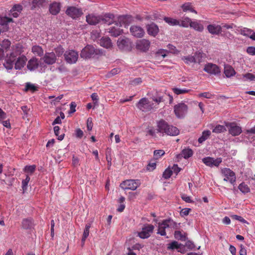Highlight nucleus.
Instances as JSON below:
<instances>
[{"instance_id": "nucleus-56", "label": "nucleus", "mask_w": 255, "mask_h": 255, "mask_svg": "<svg viewBox=\"0 0 255 255\" xmlns=\"http://www.w3.org/2000/svg\"><path fill=\"white\" fill-rule=\"evenodd\" d=\"M231 217L232 218V219L236 220H238V221H239L241 222H242L243 223L249 224L248 222L246 220H245L243 217H242L241 216H238V215H232L231 216Z\"/></svg>"}, {"instance_id": "nucleus-32", "label": "nucleus", "mask_w": 255, "mask_h": 255, "mask_svg": "<svg viewBox=\"0 0 255 255\" xmlns=\"http://www.w3.org/2000/svg\"><path fill=\"white\" fill-rule=\"evenodd\" d=\"M211 135V131L209 130H204L202 132V135L198 138V142L200 143L203 142L207 139Z\"/></svg>"}, {"instance_id": "nucleus-41", "label": "nucleus", "mask_w": 255, "mask_h": 255, "mask_svg": "<svg viewBox=\"0 0 255 255\" xmlns=\"http://www.w3.org/2000/svg\"><path fill=\"white\" fill-rule=\"evenodd\" d=\"M182 246L181 244H179L177 241H173L168 245L167 249L174 250L180 249Z\"/></svg>"}, {"instance_id": "nucleus-52", "label": "nucleus", "mask_w": 255, "mask_h": 255, "mask_svg": "<svg viewBox=\"0 0 255 255\" xmlns=\"http://www.w3.org/2000/svg\"><path fill=\"white\" fill-rule=\"evenodd\" d=\"M165 153V152L163 150L159 149V150H155L154 151L153 155L156 159H158L161 156L163 155Z\"/></svg>"}, {"instance_id": "nucleus-40", "label": "nucleus", "mask_w": 255, "mask_h": 255, "mask_svg": "<svg viewBox=\"0 0 255 255\" xmlns=\"http://www.w3.org/2000/svg\"><path fill=\"white\" fill-rule=\"evenodd\" d=\"M239 189L243 193L246 194L250 192V189L244 182L241 183L238 187Z\"/></svg>"}, {"instance_id": "nucleus-2", "label": "nucleus", "mask_w": 255, "mask_h": 255, "mask_svg": "<svg viewBox=\"0 0 255 255\" xmlns=\"http://www.w3.org/2000/svg\"><path fill=\"white\" fill-rule=\"evenodd\" d=\"M139 180L129 179L123 181L120 184V187L124 190H135L140 185Z\"/></svg>"}, {"instance_id": "nucleus-38", "label": "nucleus", "mask_w": 255, "mask_h": 255, "mask_svg": "<svg viewBox=\"0 0 255 255\" xmlns=\"http://www.w3.org/2000/svg\"><path fill=\"white\" fill-rule=\"evenodd\" d=\"M90 227H91V225L90 224H86V225L85 226V228L84 230L83 237H82V241H81V242H82L83 243V244H85V240L89 235V230H90Z\"/></svg>"}, {"instance_id": "nucleus-60", "label": "nucleus", "mask_w": 255, "mask_h": 255, "mask_svg": "<svg viewBox=\"0 0 255 255\" xmlns=\"http://www.w3.org/2000/svg\"><path fill=\"white\" fill-rule=\"evenodd\" d=\"M87 127L88 130L90 131V130H92V128H93V123H92V118H89L87 119Z\"/></svg>"}, {"instance_id": "nucleus-17", "label": "nucleus", "mask_w": 255, "mask_h": 255, "mask_svg": "<svg viewBox=\"0 0 255 255\" xmlns=\"http://www.w3.org/2000/svg\"><path fill=\"white\" fill-rule=\"evenodd\" d=\"M27 58L25 56L22 55L16 59L14 62V68L16 70L21 69L25 65Z\"/></svg>"}, {"instance_id": "nucleus-45", "label": "nucleus", "mask_w": 255, "mask_h": 255, "mask_svg": "<svg viewBox=\"0 0 255 255\" xmlns=\"http://www.w3.org/2000/svg\"><path fill=\"white\" fill-rule=\"evenodd\" d=\"M54 51L55 55H56V56L58 57L61 56L65 53L64 48L61 45L55 48L54 49Z\"/></svg>"}, {"instance_id": "nucleus-1", "label": "nucleus", "mask_w": 255, "mask_h": 255, "mask_svg": "<svg viewBox=\"0 0 255 255\" xmlns=\"http://www.w3.org/2000/svg\"><path fill=\"white\" fill-rule=\"evenodd\" d=\"M10 45L11 42L8 39H4L0 43V60L4 59L3 65L7 70L13 68L16 57L21 53L17 47L16 48L13 47L11 51L7 53Z\"/></svg>"}, {"instance_id": "nucleus-22", "label": "nucleus", "mask_w": 255, "mask_h": 255, "mask_svg": "<svg viewBox=\"0 0 255 255\" xmlns=\"http://www.w3.org/2000/svg\"><path fill=\"white\" fill-rule=\"evenodd\" d=\"M146 29L147 33L153 37H155L159 32L158 26L152 22L146 25Z\"/></svg>"}, {"instance_id": "nucleus-3", "label": "nucleus", "mask_w": 255, "mask_h": 255, "mask_svg": "<svg viewBox=\"0 0 255 255\" xmlns=\"http://www.w3.org/2000/svg\"><path fill=\"white\" fill-rule=\"evenodd\" d=\"M98 54L97 49L91 45H88L85 47L81 52L80 56L84 59H88L94 57Z\"/></svg>"}, {"instance_id": "nucleus-35", "label": "nucleus", "mask_w": 255, "mask_h": 255, "mask_svg": "<svg viewBox=\"0 0 255 255\" xmlns=\"http://www.w3.org/2000/svg\"><path fill=\"white\" fill-rule=\"evenodd\" d=\"M32 52L39 56H42L44 52L42 47L38 45H35L32 47Z\"/></svg>"}, {"instance_id": "nucleus-36", "label": "nucleus", "mask_w": 255, "mask_h": 255, "mask_svg": "<svg viewBox=\"0 0 255 255\" xmlns=\"http://www.w3.org/2000/svg\"><path fill=\"white\" fill-rule=\"evenodd\" d=\"M174 237L176 239L181 241H185L187 240L186 234H182L180 231H176L174 232Z\"/></svg>"}, {"instance_id": "nucleus-24", "label": "nucleus", "mask_w": 255, "mask_h": 255, "mask_svg": "<svg viewBox=\"0 0 255 255\" xmlns=\"http://www.w3.org/2000/svg\"><path fill=\"white\" fill-rule=\"evenodd\" d=\"M100 15L89 14L86 16V21L90 25H95L100 22Z\"/></svg>"}, {"instance_id": "nucleus-8", "label": "nucleus", "mask_w": 255, "mask_h": 255, "mask_svg": "<svg viewBox=\"0 0 255 255\" xmlns=\"http://www.w3.org/2000/svg\"><path fill=\"white\" fill-rule=\"evenodd\" d=\"M221 172L225 177L224 178L225 181H229L232 184L234 185L236 177L235 173L230 168H224L222 169Z\"/></svg>"}, {"instance_id": "nucleus-23", "label": "nucleus", "mask_w": 255, "mask_h": 255, "mask_svg": "<svg viewBox=\"0 0 255 255\" xmlns=\"http://www.w3.org/2000/svg\"><path fill=\"white\" fill-rule=\"evenodd\" d=\"M61 10V4L60 2H53L49 5V12L54 15L58 14Z\"/></svg>"}, {"instance_id": "nucleus-58", "label": "nucleus", "mask_w": 255, "mask_h": 255, "mask_svg": "<svg viewBox=\"0 0 255 255\" xmlns=\"http://www.w3.org/2000/svg\"><path fill=\"white\" fill-rule=\"evenodd\" d=\"M244 78L250 81H255V75L251 73H248L243 75Z\"/></svg>"}, {"instance_id": "nucleus-15", "label": "nucleus", "mask_w": 255, "mask_h": 255, "mask_svg": "<svg viewBox=\"0 0 255 255\" xmlns=\"http://www.w3.org/2000/svg\"><path fill=\"white\" fill-rule=\"evenodd\" d=\"M43 60L46 64L52 65L56 62L57 58L54 52H46L43 57Z\"/></svg>"}, {"instance_id": "nucleus-31", "label": "nucleus", "mask_w": 255, "mask_h": 255, "mask_svg": "<svg viewBox=\"0 0 255 255\" xmlns=\"http://www.w3.org/2000/svg\"><path fill=\"white\" fill-rule=\"evenodd\" d=\"M163 97V96L161 93L158 92H156L155 94L153 95L151 98L153 101L159 104L160 103L164 101Z\"/></svg>"}, {"instance_id": "nucleus-28", "label": "nucleus", "mask_w": 255, "mask_h": 255, "mask_svg": "<svg viewBox=\"0 0 255 255\" xmlns=\"http://www.w3.org/2000/svg\"><path fill=\"white\" fill-rule=\"evenodd\" d=\"M224 73L228 78L235 75L236 72L233 68L230 65H225L224 67Z\"/></svg>"}, {"instance_id": "nucleus-18", "label": "nucleus", "mask_w": 255, "mask_h": 255, "mask_svg": "<svg viewBox=\"0 0 255 255\" xmlns=\"http://www.w3.org/2000/svg\"><path fill=\"white\" fill-rule=\"evenodd\" d=\"M121 24L118 22L115 23V26H113L109 28L108 32L111 36L117 37L123 32V30L120 28Z\"/></svg>"}, {"instance_id": "nucleus-49", "label": "nucleus", "mask_w": 255, "mask_h": 255, "mask_svg": "<svg viewBox=\"0 0 255 255\" xmlns=\"http://www.w3.org/2000/svg\"><path fill=\"white\" fill-rule=\"evenodd\" d=\"M59 130H60V128L58 126H55L54 127V132L56 136H58L57 139L59 140H62L63 139L64 137L65 136L64 134H62L59 136Z\"/></svg>"}, {"instance_id": "nucleus-39", "label": "nucleus", "mask_w": 255, "mask_h": 255, "mask_svg": "<svg viewBox=\"0 0 255 255\" xmlns=\"http://www.w3.org/2000/svg\"><path fill=\"white\" fill-rule=\"evenodd\" d=\"M191 21H192L190 18L185 17L183 18V19L180 21V24H178V25L184 27H187L189 25L190 26Z\"/></svg>"}, {"instance_id": "nucleus-62", "label": "nucleus", "mask_w": 255, "mask_h": 255, "mask_svg": "<svg viewBox=\"0 0 255 255\" xmlns=\"http://www.w3.org/2000/svg\"><path fill=\"white\" fill-rule=\"evenodd\" d=\"M199 96L200 97H204L207 99H211L212 98L213 95H212L211 93H210L209 92H205V93H200L199 95Z\"/></svg>"}, {"instance_id": "nucleus-14", "label": "nucleus", "mask_w": 255, "mask_h": 255, "mask_svg": "<svg viewBox=\"0 0 255 255\" xmlns=\"http://www.w3.org/2000/svg\"><path fill=\"white\" fill-rule=\"evenodd\" d=\"M221 158H217L214 159L211 157H206L202 159L203 162L207 166L213 167V166L218 167L222 162Z\"/></svg>"}, {"instance_id": "nucleus-13", "label": "nucleus", "mask_w": 255, "mask_h": 255, "mask_svg": "<svg viewBox=\"0 0 255 255\" xmlns=\"http://www.w3.org/2000/svg\"><path fill=\"white\" fill-rule=\"evenodd\" d=\"M226 126L229 128V132L233 136H237L242 132L241 127L237 126L235 123H228Z\"/></svg>"}, {"instance_id": "nucleus-6", "label": "nucleus", "mask_w": 255, "mask_h": 255, "mask_svg": "<svg viewBox=\"0 0 255 255\" xmlns=\"http://www.w3.org/2000/svg\"><path fill=\"white\" fill-rule=\"evenodd\" d=\"M153 104L149 102L148 100L146 98H141L136 104V107L138 109L143 112H149L152 109Z\"/></svg>"}, {"instance_id": "nucleus-30", "label": "nucleus", "mask_w": 255, "mask_h": 255, "mask_svg": "<svg viewBox=\"0 0 255 255\" xmlns=\"http://www.w3.org/2000/svg\"><path fill=\"white\" fill-rule=\"evenodd\" d=\"M179 133V130L176 127L169 125L166 134L170 136H176Z\"/></svg>"}, {"instance_id": "nucleus-26", "label": "nucleus", "mask_w": 255, "mask_h": 255, "mask_svg": "<svg viewBox=\"0 0 255 255\" xmlns=\"http://www.w3.org/2000/svg\"><path fill=\"white\" fill-rule=\"evenodd\" d=\"M207 29L209 32L212 34L218 35L222 31L221 26L219 25L210 24L207 26Z\"/></svg>"}, {"instance_id": "nucleus-5", "label": "nucleus", "mask_w": 255, "mask_h": 255, "mask_svg": "<svg viewBox=\"0 0 255 255\" xmlns=\"http://www.w3.org/2000/svg\"><path fill=\"white\" fill-rule=\"evenodd\" d=\"M64 59L67 63L72 64L75 63L78 59V52L74 50H66L64 53Z\"/></svg>"}, {"instance_id": "nucleus-51", "label": "nucleus", "mask_w": 255, "mask_h": 255, "mask_svg": "<svg viewBox=\"0 0 255 255\" xmlns=\"http://www.w3.org/2000/svg\"><path fill=\"white\" fill-rule=\"evenodd\" d=\"M169 228H173V229L175 230H178L180 228V223H177L173 221L171 219H169Z\"/></svg>"}, {"instance_id": "nucleus-50", "label": "nucleus", "mask_w": 255, "mask_h": 255, "mask_svg": "<svg viewBox=\"0 0 255 255\" xmlns=\"http://www.w3.org/2000/svg\"><path fill=\"white\" fill-rule=\"evenodd\" d=\"M253 33V30L247 28H244L243 29L241 30V34L243 35L249 37L252 35Z\"/></svg>"}, {"instance_id": "nucleus-64", "label": "nucleus", "mask_w": 255, "mask_h": 255, "mask_svg": "<svg viewBox=\"0 0 255 255\" xmlns=\"http://www.w3.org/2000/svg\"><path fill=\"white\" fill-rule=\"evenodd\" d=\"M120 70L118 68H115L112 69L108 74V77H111L113 76L116 74H117L119 72Z\"/></svg>"}, {"instance_id": "nucleus-53", "label": "nucleus", "mask_w": 255, "mask_h": 255, "mask_svg": "<svg viewBox=\"0 0 255 255\" xmlns=\"http://www.w3.org/2000/svg\"><path fill=\"white\" fill-rule=\"evenodd\" d=\"M25 90L26 91L30 90L33 92L37 90V87L30 83H26Z\"/></svg>"}, {"instance_id": "nucleus-63", "label": "nucleus", "mask_w": 255, "mask_h": 255, "mask_svg": "<svg viewBox=\"0 0 255 255\" xmlns=\"http://www.w3.org/2000/svg\"><path fill=\"white\" fill-rule=\"evenodd\" d=\"M76 104L75 102H71L70 105L69 114H73L76 111Z\"/></svg>"}, {"instance_id": "nucleus-29", "label": "nucleus", "mask_w": 255, "mask_h": 255, "mask_svg": "<svg viewBox=\"0 0 255 255\" xmlns=\"http://www.w3.org/2000/svg\"><path fill=\"white\" fill-rule=\"evenodd\" d=\"M101 46L107 48H110L112 46L111 39L108 37H103L100 41Z\"/></svg>"}, {"instance_id": "nucleus-10", "label": "nucleus", "mask_w": 255, "mask_h": 255, "mask_svg": "<svg viewBox=\"0 0 255 255\" xmlns=\"http://www.w3.org/2000/svg\"><path fill=\"white\" fill-rule=\"evenodd\" d=\"M154 227L151 224H148L144 226L141 232H138V236L141 239H147L150 236L151 234L153 232Z\"/></svg>"}, {"instance_id": "nucleus-43", "label": "nucleus", "mask_w": 255, "mask_h": 255, "mask_svg": "<svg viewBox=\"0 0 255 255\" xmlns=\"http://www.w3.org/2000/svg\"><path fill=\"white\" fill-rule=\"evenodd\" d=\"M193 151L189 148L184 149L182 151V155L185 159H187L193 155Z\"/></svg>"}, {"instance_id": "nucleus-9", "label": "nucleus", "mask_w": 255, "mask_h": 255, "mask_svg": "<svg viewBox=\"0 0 255 255\" xmlns=\"http://www.w3.org/2000/svg\"><path fill=\"white\" fill-rule=\"evenodd\" d=\"M119 48L123 50L130 51L132 49V43L130 40L126 37L120 38L117 41Z\"/></svg>"}, {"instance_id": "nucleus-55", "label": "nucleus", "mask_w": 255, "mask_h": 255, "mask_svg": "<svg viewBox=\"0 0 255 255\" xmlns=\"http://www.w3.org/2000/svg\"><path fill=\"white\" fill-rule=\"evenodd\" d=\"M30 180V177L27 175L26 178L22 180V188L23 190H25L27 189V184Z\"/></svg>"}, {"instance_id": "nucleus-54", "label": "nucleus", "mask_w": 255, "mask_h": 255, "mask_svg": "<svg viewBox=\"0 0 255 255\" xmlns=\"http://www.w3.org/2000/svg\"><path fill=\"white\" fill-rule=\"evenodd\" d=\"M173 91L175 94L176 95H180L184 93H188L189 92V90L187 89H181L177 88H174L173 89Z\"/></svg>"}, {"instance_id": "nucleus-19", "label": "nucleus", "mask_w": 255, "mask_h": 255, "mask_svg": "<svg viewBox=\"0 0 255 255\" xmlns=\"http://www.w3.org/2000/svg\"><path fill=\"white\" fill-rule=\"evenodd\" d=\"M34 225V220L31 217L24 218L21 222V228L24 230H31Z\"/></svg>"}, {"instance_id": "nucleus-42", "label": "nucleus", "mask_w": 255, "mask_h": 255, "mask_svg": "<svg viewBox=\"0 0 255 255\" xmlns=\"http://www.w3.org/2000/svg\"><path fill=\"white\" fill-rule=\"evenodd\" d=\"M226 131V128L225 126L223 125H218L216 126L213 129V132L216 133H222Z\"/></svg>"}, {"instance_id": "nucleus-48", "label": "nucleus", "mask_w": 255, "mask_h": 255, "mask_svg": "<svg viewBox=\"0 0 255 255\" xmlns=\"http://www.w3.org/2000/svg\"><path fill=\"white\" fill-rule=\"evenodd\" d=\"M35 169H36V165H26L24 167V171L25 172L32 174L35 171Z\"/></svg>"}, {"instance_id": "nucleus-4", "label": "nucleus", "mask_w": 255, "mask_h": 255, "mask_svg": "<svg viewBox=\"0 0 255 255\" xmlns=\"http://www.w3.org/2000/svg\"><path fill=\"white\" fill-rule=\"evenodd\" d=\"M174 112L177 118H184L188 112V106L184 103H179L174 107Z\"/></svg>"}, {"instance_id": "nucleus-34", "label": "nucleus", "mask_w": 255, "mask_h": 255, "mask_svg": "<svg viewBox=\"0 0 255 255\" xmlns=\"http://www.w3.org/2000/svg\"><path fill=\"white\" fill-rule=\"evenodd\" d=\"M182 8L184 11H191L192 12H194L196 14L197 13V12L196 11V10H195L193 8L191 3L190 2H187V3H185L183 4L182 5Z\"/></svg>"}, {"instance_id": "nucleus-16", "label": "nucleus", "mask_w": 255, "mask_h": 255, "mask_svg": "<svg viewBox=\"0 0 255 255\" xmlns=\"http://www.w3.org/2000/svg\"><path fill=\"white\" fill-rule=\"evenodd\" d=\"M100 22L102 24L110 25L114 22L115 16L113 14L108 13L100 15Z\"/></svg>"}, {"instance_id": "nucleus-59", "label": "nucleus", "mask_w": 255, "mask_h": 255, "mask_svg": "<svg viewBox=\"0 0 255 255\" xmlns=\"http://www.w3.org/2000/svg\"><path fill=\"white\" fill-rule=\"evenodd\" d=\"M158 234H160L161 236H165L166 232L165 229L162 226L159 224L158 230L157 233Z\"/></svg>"}, {"instance_id": "nucleus-47", "label": "nucleus", "mask_w": 255, "mask_h": 255, "mask_svg": "<svg viewBox=\"0 0 255 255\" xmlns=\"http://www.w3.org/2000/svg\"><path fill=\"white\" fill-rule=\"evenodd\" d=\"M193 57L195 59L194 63H200L202 61V54L200 52H195L194 54Z\"/></svg>"}, {"instance_id": "nucleus-46", "label": "nucleus", "mask_w": 255, "mask_h": 255, "mask_svg": "<svg viewBox=\"0 0 255 255\" xmlns=\"http://www.w3.org/2000/svg\"><path fill=\"white\" fill-rule=\"evenodd\" d=\"M172 170L169 167H168L166 168L163 172L162 177L164 179H167L171 177V176L172 174Z\"/></svg>"}, {"instance_id": "nucleus-7", "label": "nucleus", "mask_w": 255, "mask_h": 255, "mask_svg": "<svg viewBox=\"0 0 255 255\" xmlns=\"http://www.w3.org/2000/svg\"><path fill=\"white\" fill-rule=\"evenodd\" d=\"M65 13L73 19L78 18L83 14L82 9L76 6H68Z\"/></svg>"}, {"instance_id": "nucleus-44", "label": "nucleus", "mask_w": 255, "mask_h": 255, "mask_svg": "<svg viewBox=\"0 0 255 255\" xmlns=\"http://www.w3.org/2000/svg\"><path fill=\"white\" fill-rule=\"evenodd\" d=\"M182 60L187 64H190L192 63H194L195 59L193 56L188 55L187 56H184L182 58Z\"/></svg>"}, {"instance_id": "nucleus-21", "label": "nucleus", "mask_w": 255, "mask_h": 255, "mask_svg": "<svg viewBox=\"0 0 255 255\" xmlns=\"http://www.w3.org/2000/svg\"><path fill=\"white\" fill-rule=\"evenodd\" d=\"M169 125L163 120H161L157 123V132L167 133Z\"/></svg>"}, {"instance_id": "nucleus-20", "label": "nucleus", "mask_w": 255, "mask_h": 255, "mask_svg": "<svg viewBox=\"0 0 255 255\" xmlns=\"http://www.w3.org/2000/svg\"><path fill=\"white\" fill-rule=\"evenodd\" d=\"M130 31L132 35L136 37H142L144 34V30L140 26L132 25L130 28Z\"/></svg>"}, {"instance_id": "nucleus-27", "label": "nucleus", "mask_w": 255, "mask_h": 255, "mask_svg": "<svg viewBox=\"0 0 255 255\" xmlns=\"http://www.w3.org/2000/svg\"><path fill=\"white\" fill-rule=\"evenodd\" d=\"M39 66L38 59L36 58H32L28 61L27 65V68L30 71H33L37 69Z\"/></svg>"}, {"instance_id": "nucleus-25", "label": "nucleus", "mask_w": 255, "mask_h": 255, "mask_svg": "<svg viewBox=\"0 0 255 255\" xmlns=\"http://www.w3.org/2000/svg\"><path fill=\"white\" fill-rule=\"evenodd\" d=\"M47 4L46 0H32L31 10H35L36 8L44 7Z\"/></svg>"}, {"instance_id": "nucleus-12", "label": "nucleus", "mask_w": 255, "mask_h": 255, "mask_svg": "<svg viewBox=\"0 0 255 255\" xmlns=\"http://www.w3.org/2000/svg\"><path fill=\"white\" fill-rule=\"evenodd\" d=\"M204 70L210 74L215 75L219 74L221 72L219 67L211 63L206 64L204 66Z\"/></svg>"}, {"instance_id": "nucleus-11", "label": "nucleus", "mask_w": 255, "mask_h": 255, "mask_svg": "<svg viewBox=\"0 0 255 255\" xmlns=\"http://www.w3.org/2000/svg\"><path fill=\"white\" fill-rule=\"evenodd\" d=\"M150 45V42L149 40L145 39H142L137 40L136 42V48L142 52H146L148 50Z\"/></svg>"}, {"instance_id": "nucleus-33", "label": "nucleus", "mask_w": 255, "mask_h": 255, "mask_svg": "<svg viewBox=\"0 0 255 255\" xmlns=\"http://www.w3.org/2000/svg\"><path fill=\"white\" fill-rule=\"evenodd\" d=\"M163 19L166 23L171 26L178 25V24H180V21L171 17L165 16Z\"/></svg>"}, {"instance_id": "nucleus-37", "label": "nucleus", "mask_w": 255, "mask_h": 255, "mask_svg": "<svg viewBox=\"0 0 255 255\" xmlns=\"http://www.w3.org/2000/svg\"><path fill=\"white\" fill-rule=\"evenodd\" d=\"M190 27L198 31H202L204 29L203 25L197 21H191Z\"/></svg>"}, {"instance_id": "nucleus-57", "label": "nucleus", "mask_w": 255, "mask_h": 255, "mask_svg": "<svg viewBox=\"0 0 255 255\" xmlns=\"http://www.w3.org/2000/svg\"><path fill=\"white\" fill-rule=\"evenodd\" d=\"M11 11H17L18 12H21L22 10V6L20 4H15L13 6L12 8L11 9Z\"/></svg>"}, {"instance_id": "nucleus-61", "label": "nucleus", "mask_w": 255, "mask_h": 255, "mask_svg": "<svg viewBox=\"0 0 255 255\" xmlns=\"http://www.w3.org/2000/svg\"><path fill=\"white\" fill-rule=\"evenodd\" d=\"M247 52L250 55H255V47H248L247 49Z\"/></svg>"}]
</instances>
